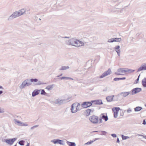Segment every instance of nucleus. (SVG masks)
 <instances>
[{
    "mask_svg": "<svg viewBox=\"0 0 146 146\" xmlns=\"http://www.w3.org/2000/svg\"><path fill=\"white\" fill-rule=\"evenodd\" d=\"M25 11H26L24 9H22L18 11L15 12L8 18L7 20L9 21H11L13 19L23 15Z\"/></svg>",
    "mask_w": 146,
    "mask_h": 146,
    "instance_id": "nucleus-1",
    "label": "nucleus"
},
{
    "mask_svg": "<svg viewBox=\"0 0 146 146\" xmlns=\"http://www.w3.org/2000/svg\"><path fill=\"white\" fill-rule=\"evenodd\" d=\"M80 105L78 103H73L71 106V112L73 113H75L78 111L80 110Z\"/></svg>",
    "mask_w": 146,
    "mask_h": 146,
    "instance_id": "nucleus-2",
    "label": "nucleus"
},
{
    "mask_svg": "<svg viewBox=\"0 0 146 146\" xmlns=\"http://www.w3.org/2000/svg\"><path fill=\"white\" fill-rule=\"evenodd\" d=\"M32 83L31 82L29 79H27L23 81L19 86V88L21 89L24 88L26 87L31 86Z\"/></svg>",
    "mask_w": 146,
    "mask_h": 146,
    "instance_id": "nucleus-3",
    "label": "nucleus"
},
{
    "mask_svg": "<svg viewBox=\"0 0 146 146\" xmlns=\"http://www.w3.org/2000/svg\"><path fill=\"white\" fill-rule=\"evenodd\" d=\"M17 139V138H13L12 139H4L2 140L3 142H5L9 145H12L13 143Z\"/></svg>",
    "mask_w": 146,
    "mask_h": 146,
    "instance_id": "nucleus-4",
    "label": "nucleus"
},
{
    "mask_svg": "<svg viewBox=\"0 0 146 146\" xmlns=\"http://www.w3.org/2000/svg\"><path fill=\"white\" fill-rule=\"evenodd\" d=\"M77 39L72 38L70 40L66 41V44L68 45H71L76 46V40Z\"/></svg>",
    "mask_w": 146,
    "mask_h": 146,
    "instance_id": "nucleus-5",
    "label": "nucleus"
},
{
    "mask_svg": "<svg viewBox=\"0 0 146 146\" xmlns=\"http://www.w3.org/2000/svg\"><path fill=\"white\" fill-rule=\"evenodd\" d=\"M89 120L91 122L94 124L97 123L98 122V117L95 115L91 116L90 117Z\"/></svg>",
    "mask_w": 146,
    "mask_h": 146,
    "instance_id": "nucleus-6",
    "label": "nucleus"
},
{
    "mask_svg": "<svg viewBox=\"0 0 146 146\" xmlns=\"http://www.w3.org/2000/svg\"><path fill=\"white\" fill-rule=\"evenodd\" d=\"M92 101L91 102H85L82 103L81 105L83 108H86L92 106Z\"/></svg>",
    "mask_w": 146,
    "mask_h": 146,
    "instance_id": "nucleus-7",
    "label": "nucleus"
},
{
    "mask_svg": "<svg viewBox=\"0 0 146 146\" xmlns=\"http://www.w3.org/2000/svg\"><path fill=\"white\" fill-rule=\"evenodd\" d=\"M51 142L54 143V144H59L61 145H63L64 144V141L63 140L59 139H55L51 141Z\"/></svg>",
    "mask_w": 146,
    "mask_h": 146,
    "instance_id": "nucleus-8",
    "label": "nucleus"
},
{
    "mask_svg": "<svg viewBox=\"0 0 146 146\" xmlns=\"http://www.w3.org/2000/svg\"><path fill=\"white\" fill-rule=\"evenodd\" d=\"M112 110L114 113V117L116 118L117 117L118 111L120 110V108L119 107L113 108Z\"/></svg>",
    "mask_w": 146,
    "mask_h": 146,
    "instance_id": "nucleus-9",
    "label": "nucleus"
},
{
    "mask_svg": "<svg viewBox=\"0 0 146 146\" xmlns=\"http://www.w3.org/2000/svg\"><path fill=\"white\" fill-rule=\"evenodd\" d=\"M111 70L109 68L108 70L105 72L104 73L102 74V75L100 76V78H102L105 76L108 75L111 73Z\"/></svg>",
    "mask_w": 146,
    "mask_h": 146,
    "instance_id": "nucleus-10",
    "label": "nucleus"
},
{
    "mask_svg": "<svg viewBox=\"0 0 146 146\" xmlns=\"http://www.w3.org/2000/svg\"><path fill=\"white\" fill-rule=\"evenodd\" d=\"M141 88H136L132 90L131 91L132 95H134L137 93L141 91Z\"/></svg>",
    "mask_w": 146,
    "mask_h": 146,
    "instance_id": "nucleus-11",
    "label": "nucleus"
},
{
    "mask_svg": "<svg viewBox=\"0 0 146 146\" xmlns=\"http://www.w3.org/2000/svg\"><path fill=\"white\" fill-rule=\"evenodd\" d=\"M130 93L129 92H123L119 94L117 97H119L121 96L123 97H125L128 96Z\"/></svg>",
    "mask_w": 146,
    "mask_h": 146,
    "instance_id": "nucleus-12",
    "label": "nucleus"
},
{
    "mask_svg": "<svg viewBox=\"0 0 146 146\" xmlns=\"http://www.w3.org/2000/svg\"><path fill=\"white\" fill-rule=\"evenodd\" d=\"M125 68H120L117 70V72H115V74L118 75H121L122 74L119 73H125L126 72V70Z\"/></svg>",
    "mask_w": 146,
    "mask_h": 146,
    "instance_id": "nucleus-13",
    "label": "nucleus"
},
{
    "mask_svg": "<svg viewBox=\"0 0 146 146\" xmlns=\"http://www.w3.org/2000/svg\"><path fill=\"white\" fill-rule=\"evenodd\" d=\"M121 38H114L109 39L108 40L109 42H120L121 41Z\"/></svg>",
    "mask_w": 146,
    "mask_h": 146,
    "instance_id": "nucleus-14",
    "label": "nucleus"
},
{
    "mask_svg": "<svg viewBox=\"0 0 146 146\" xmlns=\"http://www.w3.org/2000/svg\"><path fill=\"white\" fill-rule=\"evenodd\" d=\"M146 70V64L143 63L140 66L138 69L137 72H139L142 70Z\"/></svg>",
    "mask_w": 146,
    "mask_h": 146,
    "instance_id": "nucleus-15",
    "label": "nucleus"
},
{
    "mask_svg": "<svg viewBox=\"0 0 146 146\" xmlns=\"http://www.w3.org/2000/svg\"><path fill=\"white\" fill-rule=\"evenodd\" d=\"M92 102L93 104L95 105H101L103 104L101 100H92Z\"/></svg>",
    "mask_w": 146,
    "mask_h": 146,
    "instance_id": "nucleus-16",
    "label": "nucleus"
},
{
    "mask_svg": "<svg viewBox=\"0 0 146 146\" xmlns=\"http://www.w3.org/2000/svg\"><path fill=\"white\" fill-rule=\"evenodd\" d=\"M76 47H78L79 46H83L84 45V43L82 41L77 40H76Z\"/></svg>",
    "mask_w": 146,
    "mask_h": 146,
    "instance_id": "nucleus-17",
    "label": "nucleus"
},
{
    "mask_svg": "<svg viewBox=\"0 0 146 146\" xmlns=\"http://www.w3.org/2000/svg\"><path fill=\"white\" fill-rule=\"evenodd\" d=\"M54 102L55 104L58 105H61L62 104H63V100L61 98H58L55 100Z\"/></svg>",
    "mask_w": 146,
    "mask_h": 146,
    "instance_id": "nucleus-18",
    "label": "nucleus"
},
{
    "mask_svg": "<svg viewBox=\"0 0 146 146\" xmlns=\"http://www.w3.org/2000/svg\"><path fill=\"white\" fill-rule=\"evenodd\" d=\"M40 90L36 89L34 90L32 92V96L33 97H35L38 94L40 93Z\"/></svg>",
    "mask_w": 146,
    "mask_h": 146,
    "instance_id": "nucleus-19",
    "label": "nucleus"
},
{
    "mask_svg": "<svg viewBox=\"0 0 146 146\" xmlns=\"http://www.w3.org/2000/svg\"><path fill=\"white\" fill-rule=\"evenodd\" d=\"M100 117L102 118L105 121H107L108 120V118L107 115H105L104 113H102L100 115Z\"/></svg>",
    "mask_w": 146,
    "mask_h": 146,
    "instance_id": "nucleus-20",
    "label": "nucleus"
},
{
    "mask_svg": "<svg viewBox=\"0 0 146 146\" xmlns=\"http://www.w3.org/2000/svg\"><path fill=\"white\" fill-rule=\"evenodd\" d=\"M114 95L109 96L107 97L106 98V99L107 100V101L111 102L113 100V97H114Z\"/></svg>",
    "mask_w": 146,
    "mask_h": 146,
    "instance_id": "nucleus-21",
    "label": "nucleus"
},
{
    "mask_svg": "<svg viewBox=\"0 0 146 146\" xmlns=\"http://www.w3.org/2000/svg\"><path fill=\"white\" fill-rule=\"evenodd\" d=\"M120 47L119 46L117 45L115 48V50L117 52L118 55L119 56H120V50L119 49Z\"/></svg>",
    "mask_w": 146,
    "mask_h": 146,
    "instance_id": "nucleus-22",
    "label": "nucleus"
},
{
    "mask_svg": "<svg viewBox=\"0 0 146 146\" xmlns=\"http://www.w3.org/2000/svg\"><path fill=\"white\" fill-rule=\"evenodd\" d=\"M14 123L16 124H17L19 126L21 125L22 122H21V121H18L16 119H14Z\"/></svg>",
    "mask_w": 146,
    "mask_h": 146,
    "instance_id": "nucleus-23",
    "label": "nucleus"
},
{
    "mask_svg": "<svg viewBox=\"0 0 146 146\" xmlns=\"http://www.w3.org/2000/svg\"><path fill=\"white\" fill-rule=\"evenodd\" d=\"M53 84L48 85L46 87L45 89H46L48 90H50L52 89L53 88Z\"/></svg>",
    "mask_w": 146,
    "mask_h": 146,
    "instance_id": "nucleus-24",
    "label": "nucleus"
},
{
    "mask_svg": "<svg viewBox=\"0 0 146 146\" xmlns=\"http://www.w3.org/2000/svg\"><path fill=\"white\" fill-rule=\"evenodd\" d=\"M66 143L69 146H76V144L74 142H72L67 141Z\"/></svg>",
    "mask_w": 146,
    "mask_h": 146,
    "instance_id": "nucleus-25",
    "label": "nucleus"
},
{
    "mask_svg": "<svg viewBox=\"0 0 146 146\" xmlns=\"http://www.w3.org/2000/svg\"><path fill=\"white\" fill-rule=\"evenodd\" d=\"M142 84L143 87H146V78H144L142 80Z\"/></svg>",
    "mask_w": 146,
    "mask_h": 146,
    "instance_id": "nucleus-26",
    "label": "nucleus"
},
{
    "mask_svg": "<svg viewBox=\"0 0 146 146\" xmlns=\"http://www.w3.org/2000/svg\"><path fill=\"white\" fill-rule=\"evenodd\" d=\"M125 79V77L115 78H114L113 80L114 81H117L119 80H124Z\"/></svg>",
    "mask_w": 146,
    "mask_h": 146,
    "instance_id": "nucleus-27",
    "label": "nucleus"
},
{
    "mask_svg": "<svg viewBox=\"0 0 146 146\" xmlns=\"http://www.w3.org/2000/svg\"><path fill=\"white\" fill-rule=\"evenodd\" d=\"M71 98V97H68L67 95H65L64 96V103L67 102H69L70 100H68L70 99Z\"/></svg>",
    "mask_w": 146,
    "mask_h": 146,
    "instance_id": "nucleus-28",
    "label": "nucleus"
},
{
    "mask_svg": "<svg viewBox=\"0 0 146 146\" xmlns=\"http://www.w3.org/2000/svg\"><path fill=\"white\" fill-rule=\"evenodd\" d=\"M142 109L141 107L137 106L134 108V111H139Z\"/></svg>",
    "mask_w": 146,
    "mask_h": 146,
    "instance_id": "nucleus-29",
    "label": "nucleus"
},
{
    "mask_svg": "<svg viewBox=\"0 0 146 146\" xmlns=\"http://www.w3.org/2000/svg\"><path fill=\"white\" fill-rule=\"evenodd\" d=\"M125 70H126V72H128L130 73L133 72L135 71V70H134L128 69L127 68H125Z\"/></svg>",
    "mask_w": 146,
    "mask_h": 146,
    "instance_id": "nucleus-30",
    "label": "nucleus"
},
{
    "mask_svg": "<svg viewBox=\"0 0 146 146\" xmlns=\"http://www.w3.org/2000/svg\"><path fill=\"white\" fill-rule=\"evenodd\" d=\"M85 113L86 116H89L90 115V109H88L86 110Z\"/></svg>",
    "mask_w": 146,
    "mask_h": 146,
    "instance_id": "nucleus-31",
    "label": "nucleus"
},
{
    "mask_svg": "<svg viewBox=\"0 0 146 146\" xmlns=\"http://www.w3.org/2000/svg\"><path fill=\"white\" fill-rule=\"evenodd\" d=\"M121 137L123 140H125L127 139L130 138V137L126 136L124 135H121Z\"/></svg>",
    "mask_w": 146,
    "mask_h": 146,
    "instance_id": "nucleus-32",
    "label": "nucleus"
},
{
    "mask_svg": "<svg viewBox=\"0 0 146 146\" xmlns=\"http://www.w3.org/2000/svg\"><path fill=\"white\" fill-rule=\"evenodd\" d=\"M29 80L32 83V82H36L38 81V80L37 79L35 78V79H33L32 78L31 79H29Z\"/></svg>",
    "mask_w": 146,
    "mask_h": 146,
    "instance_id": "nucleus-33",
    "label": "nucleus"
},
{
    "mask_svg": "<svg viewBox=\"0 0 146 146\" xmlns=\"http://www.w3.org/2000/svg\"><path fill=\"white\" fill-rule=\"evenodd\" d=\"M40 94L41 95H46V93L45 92L44 90H42L41 91Z\"/></svg>",
    "mask_w": 146,
    "mask_h": 146,
    "instance_id": "nucleus-34",
    "label": "nucleus"
},
{
    "mask_svg": "<svg viewBox=\"0 0 146 146\" xmlns=\"http://www.w3.org/2000/svg\"><path fill=\"white\" fill-rule=\"evenodd\" d=\"M25 142L23 140H21L19 142V144L21 145H24V143Z\"/></svg>",
    "mask_w": 146,
    "mask_h": 146,
    "instance_id": "nucleus-35",
    "label": "nucleus"
},
{
    "mask_svg": "<svg viewBox=\"0 0 146 146\" xmlns=\"http://www.w3.org/2000/svg\"><path fill=\"white\" fill-rule=\"evenodd\" d=\"M94 142V141H88L85 144L86 145H90L93 142Z\"/></svg>",
    "mask_w": 146,
    "mask_h": 146,
    "instance_id": "nucleus-36",
    "label": "nucleus"
},
{
    "mask_svg": "<svg viewBox=\"0 0 146 146\" xmlns=\"http://www.w3.org/2000/svg\"><path fill=\"white\" fill-rule=\"evenodd\" d=\"M38 82L37 84V85H42L45 84V83H43L40 81H38Z\"/></svg>",
    "mask_w": 146,
    "mask_h": 146,
    "instance_id": "nucleus-37",
    "label": "nucleus"
},
{
    "mask_svg": "<svg viewBox=\"0 0 146 146\" xmlns=\"http://www.w3.org/2000/svg\"><path fill=\"white\" fill-rule=\"evenodd\" d=\"M73 80V79L68 77H64V80Z\"/></svg>",
    "mask_w": 146,
    "mask_h": 146,
    "instance_id": "nucleus-38",
    "label": "nucleus"
},
{
    "mask_svg": "<svg viewBox=\"0 0 146 146\" xmlns=\"http://www.w3.org/2000/svg\"><path fill=\"white\" fill-rule=\"evenodd\" d=\"M58 40L60 41H61V40H63V37H62L60 36H58Z\"/></svg>",
    "mask_w": 146,
    "mask_h": 146,
    "instance_id": "nucleus-39",
    "label": "nucleus"
},
{
    "mask_svg": "<svg viewBox=\"0 0 146 146\" xmlns=\"http://www.w3.org/2000/svg\"><path fill=\"white\" fill-rule=\"evenodd\" d=\"M137 136L143 137L144 138L146 139V136H145L141 134H137Z\"/></svg>",
    "mask_w": 146,
    "mask_h": 146,
    "instance_id": "nucleus-40",
    "label": "nucleus"
},
{
    "mask_svg": "<svg viewBox=\"0 0 146 146\" xmlns=\"http://www.w3.org/2000/svg\"><path fill=\"white\" fill-rule=\"evenodd\" d=\"M132 111V110L130 108H129L127 110V112L128 113H130Z\"/></svg>",
    "mask_w": 146,
    "mask_h": 146,
    "instance_id": "nucleus-41",
    "label": "nucleus"
},
{
    "mask_svg": "<svg viewBox=\"0 0 146 146\" xmlns=\"http://www.w3.org/2000/svg\"><path fill=\"white\" fill-rule=\"evenodd\" d=\"M4 112V109L3 108H0V113H3Z\"/></svg>",
    "mask_w": 146,
    "mask_h": 146,
    "instance_id": "nucleus-42",
    "label": "nucleus"
},
{
    "mask_svg": "<svg viewBox=\"0 0 146 146\" xmlns=\"http://www.w3.org/2000/svg\"><path fill=\"white\" fill-rule=\"evenodd\" d=\"M38 126V125H35L34 126H33L31 128V130H33V129H35V128L36 127H37Z\"/></svg>",
    "mask_w": 146,
    "mask_h": 146,
    "instance_id": "nucleus-43",
    "label": "nucleus"
},
{
    "mask_svg": "<svg viewBox=\"0 0 146 146\" xmlns=\"http://www.w3.org/2000/svg\"><path fill=\"white\" fill-rule=\"evenodd\" d=\"M28 125V124H25L24 123L22 122L21 125V126H27Z\"/></svg>",
    "mask_w": 146,
    "mask_h": 146,
    "instance_id": "nucleus-44",
    "label": "nucleus"
},
{
    "mask_svg": "<svg viewBox=\"0 0 146 146\" xmlns=\"http://www.w3.org/2000/svg\"><path fill=\"white\" fill-rule=\"evenodd\" d=\"M111 136L115 138L117 137V135L115 134H112L111 135Z\"/></svg>",
    "mask_w": 146,
    "mask_h": 146,
    "instance_id": "nucleus-45",
    "label": "nucleus"
},
{
    "mask_svg": "<svg viewBox=\"0 0 146 146\" xmlns=\"http://www.w3.org/2000/svg\"><path fill=\"white\" fill-rule=\"evenodd\" d=\"M102 119H103L102 118H101V117H100V118L99 119V123H102Z\"/></svg>",
    "mask_w": 146,
    "mask_h": 146,
    "instance_id": "nucleus-46",
    "label": "nucleus"
},
{
    "mask_svg": "<svg viewBox=\"0 0 146 146\" xmlns=\"http://www.w3.org/2000/svg\"><path fill=\"white\" fill-rule=\"evenodd\" d=\"M143 124L144 125L146 124V122L145 119H144L143 120Z\"/></svg>",
    "mask_w": 146,
    "mask_h": 146,
    "instance_id": "nucleus-47",
    "label": "nucleus"
},
{
    "mask_svg": "<svg viewBox=\"0 0 146 146\" xmlns=\"http://www.w3.org/2000/svg\"><path fill=\"white\" fill-rule=\"evenodd\" d=\"M69 68V67L68 66H64V70L68 69Z\"/></svg>",
    "mask_w": 146,
    "mask_h": 146,
    "instance_id": "nucleus-48",
    "label": "nucleus"
},
{
    "mask_svg": "<svg viewBox=\"0 0 146 146\" xmlns=\"http://www.w3.org/2000/svg\"><path fill=\"white\" fill-rule=\"evenodd\" d=\"M58 80H63L64 79V76H62L60 78H58L57 79Z\"/></svg>",
    "mask_w": 146,
    "mask_h": 146,
    "instance_id": "nucleus-49",
    "label": "nucleus"
},
{
    "mask_svg": "<svg viewBox=\"0 0 146 146\" xmlns=\"http://www.w3.org/2000/svg\"><path fill=\"white\" fill-rule=\"evenodd\" d=\"M102 132L103 133V135H105V134L107 133V132H106V131H102Z\"/></svg>",
    "mask_w": 146,
    "mask_h": 146,
    "instance_id": "nucleus-50",
    "label": "nucleus"
},
{
    "mask_svg": "<svg viewBox=\"0 0 146 146\" xmlns=\"http://www.w3.org/2000/svg\"><path fill=\"white\" fill-rule=\"evenodd\" d=\"M90 112H93L94 111V109L93 108L90 109Z\"/></svg>",
    "mask_w": 146,
    "mask_h": 146,
    "instance_id": "nucleus-51",
    "label": "nucleus"
},
{
    "mask_svg": "<svg viewBox=\"0 0 146 146\" xmlns=\"http://www.w3.org/2000/svg\"><path fill=\"white\" fill-rule=\"evenodd\" d=\"M60 70H64V66H62L61 68L59 69Z\"/></svg>",
    "mask_w": 146,
    "mask_h": 146,
    "instance_id": "nucleus-52",
    "label": "nucleus"
},
{
    "mask_svg": "<svg viewBox=\"0 0 146 146\" xmlns=\"http://www.w3.org/2000/svg\"><path fill=\"white\" fill-rule=\"evenodd\" d=\"M140 76V74H139V75L137 78L136 80V81L137 82L139 81Z\"/></svg>",
    "mask_w": 146,
    "mask_h": 146,
    "instance_id": "nucleus-53",
    "label": "nucleus"
},
{
    "mask_svg": "<svg viewBox=\"0 0 146 146\" xmlns=\"http://www.w3.org/2000/svg\"><path fill=\"white\" fill-rule=\"evenodd\" d=\"M140 33H138L136 34V36L137 37H138L140 35Z\"/></svg>",
    "mask_w": 146,
    "mask_h": 146,
    "instance_id": "nucleus-54",
    "label": "nucleus"
},
{
    "mask_svg": "<svg viewBox=\"0 0 146 146\" xmlns=\"http://www.w3.org/2000/svg\"><path fill=\"white\" fill-rule=\"evenodd\" d=\"M119 138H117V140L116 142L117 143H119Z\"/></svg>",
    "mask_w": 146,
    "mask_h": 146,
    "instance_id": "nucleus-55",
    "label": "nucleus"
},
{
    "mask_svg": "<svg viewBox=\"0 0 146 146\" xmlns=\"http://www.w3.org/2000/svg\"><path fill=\"white\" fill-rule=\"evenodd\" d=\"M3 93V92L2 90H0V95L2 94Z\"/></svg>",
    "mask_w": 146,
    "mask_h": 146,
    "instance_id": "nucleus-56",
    "label": "nucleus"
},
{
    "mask_svg": "<svg viewBox=\"0 0 146 146\" xmlns=\"http://www.w3.org/2000/svg\"><path fill=\"white\" fill-rule=\"evenodd\" d=\"M62 74H61L60 75H58V76H57V77H60V76H62Z\"/></svg>",
    "mask_w": 146,
    "mask_h": 146,
    "instance_id": "nucleus-57",
    "label": "nucleus"
},
{
    "mask_svg": "<svg viewBox=\"0 0 146 146\" xmlns=\"http://www.w3.org/2000/svg\"><path fill=\"white\" fill-rule=\"evenodd\" d=\"M107 91V89L106 88H105L104 90L103 91L104 92L106 91Z\"/></svg>",
    "mask_w": 146,
    "mask_h": 146,
    "instance_id": "nucleus-58",
    "label": "nucleus"
},
{
    "mask_svg": "<svg viewBox=\"0 0 146 146\" xmlns=\"http://www.w3.org/2000/svg\"><path fill=\"white\" fill-rule=\"evenodd\" d=\"M70 36H64V38H69Z\"/></svg>",
    "mask_w": 146,
    "mask_h": 146,
    "instance_id": "nucleus-59",
    "label": "nucleus"
},
{
    "mask_svg": "<svg viewBox=\"0 0 146 146\" xmlns=\"http://www.w3.org/2000/svg\"><path fill=\"white\" fill-rule=\"evenodd\" d=\"M30 144L29 143H27V145H26V146H29Z\"/></svg>",
    "mask_w": 146,
    "mask_h": 146,
    "instance_id": "nucleus-60",
    "label": "nucleus"
},
{
    "mask_svg": "<svg viewBox=\"0 0 146 146\" xmlns=\"http://www.w3.org/2000/svg\"><path fill=\"white\" fill-rule=\"evenodd\" d=\"M99 139L98 138H96L93 141H94V142L96 141V140L98 139Z\"/></svg>",
    "mask_w": 146,
    "mask_h": 146,
    "instance_id": "nucleus-61",
    "label": "nucleus"
},
{
    "mask_svg": "<svg viewBox=\"0 0 146 146\" xmlns=\"http://www.w3.org/2000/svg\"><path fill=\"white\" fill-rule=\"evenodd\" d=\"M98 131H93L92 132V133H94V132H98Z\"/></svg>",
    "mask_w": 146,
    "mask_h": 146,
    "instance_id": "nucleus-62",
    "label": "nucleus"
},
{
    "mask_svg": "<svg viewBox=\"0 0 146 146\" xmlns=\"http://www.w3.org/2000/svg\"><path fill=\"white\" fill-rule=\"evenodd\" d=\"M3 87L2 86L0 85V89H3Z\"/></svg>",
    "mask_w": 146,
    "mask_h": 146,
    "instance_id": "nucleus-63",
    "label": "nucleus"
},
{
    "mask_svg": "<svg viewBox=\"0 0 146 146\" xmlns=\"http://www.w3.org/2000/svg\"><path fill=\"white\" fill-rule=\"evenodd\" d=\"M123 113H122V114H121V116H123Z\"/></svg>",
    "mask_w": 146,
    "mask_h": 146,
    "instance_id": "nucleus-64",
    "label": "nucleus"
}]
</instances>
